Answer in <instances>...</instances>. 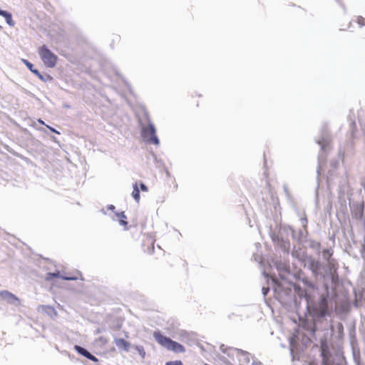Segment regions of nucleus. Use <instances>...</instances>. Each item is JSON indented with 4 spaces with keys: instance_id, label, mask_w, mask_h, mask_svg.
Here are the masks:
<instances>
[{
    "instance_id": "obj_1",
    "label": "nucleus",
    "mask_w": 365,
    "mask_h": 365,
    "mask_svg": "<svg viewBox=\"0 0 365 365\" xmlns=\"http://www.w3.org/2000/svg\"><path fill=\"white\" fill-rule=\"evenodd\" d=\"M282 282L275 284L273 291L276 295L275 298L281 303L293 302L297 311L300 303L297 297L304 299L306 303V313L308 314L313 321L322 322L327 317H331V309L330 308L331 297L328 290H326L317 299L306 292L299 284L291 281L287 277L279 274Z\"/></svg>"
},
{
    "instance_id": "obj_2",
    "label": "nucleus",
    "mask_w": 365,
    "mask_h": 365,
    "mask_svg": "<svg viewBox=\"0 0 365 365\" xmlns=\"http://www.w3.org/2000/svg\"><path fill=\"white\" fill-rule=\"evenodd\" d=\"M291 256L299 262L304 268L310 270L314 277H322L320 272H323L327 276L330 274L329 268L324 265L320 259L308 255L307 251L302 252L300 248L296 250L294 247L291 252Z\"/></svg>"
},
{
    "instance_id": "obj_3",
    "label": "nucleus",
    "mask_w": 365,
    "mask_h": 365,
    "mask_svg": "<svg viewBox=\"0 0 365 365\" xmlns=\"http://www.w3.org/2000/svg\"><path fill=\"white\" fill-rule=\"evenodd\" d=\"M292 225L280 223L276 225V230H273L272 226L269 228V235L275 249L280 250L284 254L290 252L291 242L289 240L284 238V236L292 235L294 231Z\"/></svg>"
},
{
    "instance_id": "obj_4",
    "label": "nucleus",
    "mask_w": 365,
    "mask_h": 365,
    "mask_svg": "<svg viewBox=\"0 0 365 365\" xmlns=\"http://www.w3.org/2000/svg\"><path fill=\"white\" fill-rule=\"evenodd\" d=\"M349 200V206L352 218L363 224V242L361 243V254L364 257L365 256V202L361 192H355L354 195L346 198Z\"/></svg>"
},
{
    "instance_id": "obj_5",
    "label": "nucleus",
    "mask_w": 365,
    "mask_h": 365,
    "mask_svg": "<svg viewBox=\"0 0 365 365\" xmlns=\"http://www.w3.org/2000/svg\"><path fill=\"white\" fill-rule=\"evenodd\" d=\"M317 144L319 145L320 151L318 155L317 175H320L322 167L326 165L327 153L331 141V136L328 128V123L324 122L319 130V137L314 138Z\"/></svg>"
},
{
    "instance_id": "obj_6",
    "label": "nucleus",
    "mask_w": 365,
    "mask_h": 365,
    "mask_svg": "<svg viewBox=\"0 0 365 365\" xmlns=\"http://www.w3.org/2000/svg\"><path fill=\"white\" fill-rule=\"evenodd\" d=\"M334 251L331 247H326L322 249V252L321 255H322V259L325 262H322L324 265L327 267L329 270V276H327L323 272H320L321 274L322 275V277H314L317 280L322 281L324 283V285L327 287L326 290L329 291V284L330 282H332L334 279V272L336 271V263L332 258Z\"/></svg>"
},
{
    "instance_id": "obj_7",
    "label": "nucleus",
    "mask_w": 365,
    "mask_h": 365,
    "mask_svg": "<svg viewBox=\"0 0 365 365\" xmlns=\"http://www.w3.org/2000/svg\"><path fill=\"white\" fill-rule=\"evenodd\" d=\"M153 336L158 344L168 351L176 354H182L186 351L185 347L182 344L173 340L169 336L165 335L160 330L155 331Z\"/></svg>"
},
{
    "instance_id": "obj_8",
    "label": "nucleus",
    "mask_w": 365,
    "mask_h": 365,
    "mask_svg": "<svg viewBox=\"0 0 365 365\" xmlns=\"http://www.w3.org/2000/svg\"><path fill=\"white\" fill-rule=\"evenodd\" d=\"M144 115L148 122V128L143 127L140 130V135L147 144L155 145H160V139L157 135V130L154 123L151 121L148 112L145 110Z\"/></svg>"
},
{
    "instance_id": "obj_9",
    "label": "nucleus",
    "mask_w": 365,
    "mask_h": 365,
    "mask_svg": "<svg viewBox=\"0 0 365 365\" xmlns=\"http://www.w3.org/2000/svg\"><path fill=\"white\" fill-rule=\"evenodd\" d=\"M354 194L348 182L347 178L342 177L339 181L338 187L339 210L341 212L345 213L347 212L346 198Z\"/></svg>"
},
{
    "instance_id": "obj_10",
    "label": "nucleus",
    "mask_w": 365,
    "mask_h": 365,
    "mask_svg": "<svg viewBox=\"0 0 365 365\" xmlns=\"http://www.w3.org/2000/svg\"><path fill=\"white\" fill-rule=\"evenodd\" d=\"M349 120H350L349 123V131L350 135L349 139L344 142L343 145H340L339 149V155L341 157H349L351 156L354 153V138L355 133L357 130V127L356 122L351 118V115L349 116Z\"/></svg>"
},
{
    "instance_id": "obj_11",
    "label": "nucleus",
    "mask_w": 365,
    "mask_h": 365,
    "mask_svg": "<svg viewBox=\"0 0 365 365\" xmlns=\"http://www.w3.org/2000/svg\"><path fill=\"white\" fill-rule=\"evenodd\" d=\"M38 54L44 66L48 68H54L58 58L46 44H43L38 48Z\"/></svg>"
},
{
    "instance_id": "obj_12",
    "label": "nucleus",
    "mask_w": 365,
    "mask_h": 365,
    "mask_svg": "<svg viewBox=\"0 0 365 365\" xmlns=\"http://www.w3.org/2000/svg\"><path fill=\"white\" fill-rule=\"evenodd\" d=\"M297 279L300 281L306 287V289L304 290L310 293L313 296V297H314L315 299H317L315 297V293H317L319 295V297L320 296V294L319 293L318 286L309 277L304 274V273H301L299 274ZM322 294V293H321V294Z\"/></svg>"
},
{
    "instance_id": "obj_13",
    "label": "nucleus",
    "mask_w": 365,
    "mask_h": 365,
    "mask_svg": "<svg viewBox=\"0 0 365 365\" xmlns=\"http://www.w3.org/2000/svg\"><path fill=\"white\" fill-rule=\"evenodd\" d=\"M303 248L311 250L313 253L319 257L322 252V243L320 241L313 239L311 236L306 240L304 245H301Z\"/></svg>"
},
{
    "instance_id": "obj_14",
    "label": "nucleus",
    "mask_w": 365,
    "mask_h": 365,
    "mask_svg": "<svg viewBox=\"0 0 365 365\" xmlns=\"http://www.w3.org/2000/svg\"><path fill=\"white\" fill-rule=\"evenodd\" d=\"M0 297L6 301L9 304L14 305L15 307H19L21 305V299L14 294L9 290H1Z\"/></svg>"
},
{
    "instance_id": "obj_15",
    "label": "nucleus",
    "mask_w": 365,
    "mask_h": 365,
    "mask_svg": "<svg viewBox=\"0 0 365 365\" xmlns=\"http://www.w3.org/2000/svg\"><path fill=\"white\" fill-rule=\"evenodd\" d=\"M309 237L310 234L308 230L302 227L299 228L298 230L294 229V231L292 235V239L300 246L304 245L306 240H307Z\"/></svg>"
},
{
    "instance_id": "obj_16",
    "label": "nucleus",
    "mask_w": 365,
    "mask_h": 365,
    "mask_svg": "<svg viewBox=\"0 0 365 365\" xmlns=\"http://www.w3.org/2000/svg\"><path fill=\"white\" fill-rule=\"evenodd\" d=\"M55 272L57 274V279H61L66 281H76L78 279L81 281L84 280V278L82 276V273L80 271H76V274H68L63 270L58 269H56Z\"/></svg>"
},
{
    "instance_id": "obj_17",
    "label": "nucleus",
    "mask_w": 365,
    "mask_h": 365,
    "mask_svg": "<svg viewBox=\"0 0 365 365\" xmlns=\"http://www.w3.org/2000/svg\"><path fill=\"white\" fill-rule=\"evenodd\" d=\"M108 216L113 221L115 220V217H116L117 220L118 221L119 225L124 227V230H129L130 227L128 226V218H127V216L125 215L124 211H117V212H115V214L113 215L111 213H109Z\"/></svg>"
},
{
    "instance_id": "obj_18",
    "label": "nucleus",
    "mask_w": 365,
    "mask_h": 365,
    "mask_svg": "<svg viewBox=\"0 0 365 365\" xmlns=\"http://www.w3.org/2000/svg\"><path fill=\"white\" fill-rule=\"evenodd\" d=\"M113 343L120 352H128L132 346V344L130 341L121 337H114Z\"/></svg>"
},
{
    "instance_id": "obj_19",
    "label": "nucleus",
    "mask_w": 365,
    "mask_h": 365,
    "mask_svg": "<svg viewBox=\"0 0 365 365\" xmlns=\"http://www.w3.org/2000/svg\"><path fill=\"white\" fill-rule=\"evenodd\" d=\"M37 311L50 317L51 319L58 316V312L54 307L48 304H41L37 307Z\"/></svg>"
},
{
    "instance_id": "obj_20",
    "label": "nucleus",
    "mask_w": 365,
    "mask_h": 365,
    "mask_svg": "<svg viewBox=\"0 0 365 365\" xmlns=\"http://www.w3.org/2000/svg\"><path fill=\"white\" fill-rule=\"evenodd\" d=\"M235 351L237 353V358L240 365H248L250 361V354L241 349H235Z\"/></svg>"
},
{
    "instance_id": "obj_21",
    "label": "nucleus",
    "mask_w": 365,
    "mask_h": 365,
    "mask_svg": "<svg viewBox=\"0 0 365 365\" xmlns=\"http://www.w3.org/2000/svg\"><path fill=\"white\" fill-rule=\"evenodd\" d=\"M6 150L11 154L13 156L16 157L18 158H20L25 163H26L29 165H31L32 167H36V165L31 161L29 158L21 155V153L15 151L13 148H10L9 146L6 147Z\"/></svg>"
},
{
    "instance_id": "obj_22",
    "label": "nucleus",
    "mask_w": 365,
    "mask_h": 365,
    "mask_svg": "<svg viewBox=\"0 0 365 365\" xmlns=\"http://www.w3.org/2000/svg\"><path fill=\"white\" fill-rule=\"evenodd\" d=\"M178 336H179V339L181 340V341H185V340H192L194 339V337L196 336V333L195 332H193V331H187L186 330H184V329H179L178 331Z\"/></svg>"
},
{
    "instance_id": "obj_23",
    "label": "nucleus",
    "mask_w": 365,
    "mask_h": 365,
    "mask_svg": "<svg viewBox=\"0 0 365 365\" xmlns=\"http://www.w3.org/2000/svg\"><path fill=\"white\" fill-rule=\"evenodd\" d=\"M21 62L34 75L37 76L38 74H39V70L35 68L34 65L30 61L26 58H21Z\"/></svg>"
},
{
    "instance_id": "obj_24",
    "label": "nucleus",
    "mask_w": 365,
    "mask_h": 365,
    "mask_svg": "<svg viewBox=\"0 0 365 365\" xmlns=\"http://www.w3.org/2000/svg\"><path fill=\"white\" fill-rule=\"evenodd\" d=\"M1 16L4 18L5 21L9 26L14 27L15 26L16 22L14 21L13 15L10 11L5 10Z\"/></svg>"
},
{
    "instance_id": "obj_25",
    "label": "nucleus",
    "mask_w": 365,
    "mask_h": 365,
    "mask_svg": "<svg viewBox=\"0 0 365 365\" xmlns=\"http://www.w3.org/2000/svg\"><path fill=\"white\" fill-rule=\"evenodd\" d=\"M73 349L78 354L83 356L85 358H88V356L91 354V352L87 349H86L85 347H83L81 345H78V344L74 345Z\"/></svg>"
},
{
    "instance_id": "obj_26",
    "label": "nucleus",
    "mask_w": 365,
    "mask_h": 365,
    "mask_svg": "<svg viewBox=\"0 0 365 365\" xmlns=\"http://www.w3.org/2000/svg\"><path fill=\"white\" fill-rule=\"evenodd\" d=\"M131 196L137 203L140 202V191L137 183H133V191L131 192Z\"/></svg>"
},
{
    "instance_id": "obj_27",
    "label": "nucleus",
    "mask_w": 365,
    "mask_h": 365,
    "mask_svg": "<svg viewBox=\"0 0 365 365\" xmlns=\"http://www.w3.org/2000/svg\"><path fill=\"white\" fill-rule=\"evenodd\" d=\"M132 349H135L140 356L142 359H144L146 356V352L143 345L134 344L131 346Z\"/></svg>"
},
{
    "instance_id": "obj_28",
    "label": "nucleus",
    "mask_w": 365,
    "mask_h": 365,
    "mask_svg": "<svg viewBox=\"0 0 365 365\" xmlns=\"http://www.w3.org/2000/svg\"><path fill=\"white\" fill-rule=\"evenodd\" d=\"M39 80L44 83L52 82L54 78L52 76L48 73L42 74L41 72L36 76Z\"/></svg>"
},
{
    "instance_id": "obj_29",
    "label": "nucleus",
    "mask_w": 365,
    "mask_h": 365,
    "mask_svg": "<svg viewBox=\"0 0 365 365\" xmlns=\"http://www.w3.org/2000/svg\"><path fill=\"white\" fill-rule=\"evenodd\" d=\"M234 347L226 346L225 344H221L220 346V350L223 353L227 355V356L231 357L232 355L229 352V350L235 351Z\"/></svg>"
},
{
    "instance_id": "obj_30",
    "label": "nucleus",
    "mask_w": 365,
    "mask_h": 365,
    "mask_svg": "<svg viewBox=\"0 0 365 365\" xmlns=\"http://www.w3.org/2000/svg\"><path fill=\"white\" fill-rule=\"evenodd\" d=\"M57 277L56 272H48L46 274L45 280L49 282L54 281Z\"/></svg>"
},
{
    "instance_id": "obj_31",
    "label": "nucleus",
    "mask_w": 365,
    "mask_h": 365,
    "mask_svg": "<svg viewBox=\"0 0 365 365\" xmlns=\"http://www.w3.org/2000/svg\"><path fill=\"white\" fill-rule=\"evenodd\" d=\"M299 220L302 223V227L308 230V218L304 210L303 211V216L299 218Z\"/></svg>"
},
{
    "instance_id": "obj_32",
    "label": "nucleus",
    "mask_w": 365,
    "mask_h": 365,
    "mask_svg": "<svg viewBox=\"0 0 365 365\" xmlns=\"http://www.w3.org/2000/svg\"><path fill=\"white\" fill-rule=\"evenodd\" d=\"M29 125L34 128L36 130L48 135L47 130L43 127L38 126L36 121H32Z\"/></svg>"
},
{
    "instance_id": "obj_33",
    "label": "nucleus",
    "mask_w": 365,
    "mask_h": 365,
    "mask_svg": "<svg viewBox=\"0 0 365 365\" xmlns=\"http://www.w3.org/2000/svg\"><path fill=\"white\" fill-rule=\"evenodd\" d=\"M135 183L138 184L140 191H142V192H148V187L143 181L138 180V181H135Z\"/></svg>"
},
{
    "instance_id": "obj_34",
    "label": "nucleus",
    "mask_w": 365,
    "mask_h": 365,
    "mask_svg": "<svg viewBox=\"0 0 365 365\" xmlns=\"http://www.w3.org/2000/svg\"><path fill=\"white\" fill-rule=\"evenodd\" d=\"M123 83L125 86V87L127 88L129 93L131 96H134V92L133 91L132 86H131L130 83L128 81V80L126 78H123Z\"/></svg>"
},
{
    "instance_id": "obj_35",
    "label": "nucleus",
    "mask_w": 365,
    "mask_h": 365,
    "mask_svg": "<svg viewBox=\"0 0 365 365\" xmlns=\"http://www.w3.org/2000/svg\"><path fill=\"white\" fill-rule=\"evenodd\" d=\"M339 161H338L337 160H331V162H330V166H331V170H330L329 171V173H331V172H333V171L336 170V168H338V166H339Z\"/></svg>"
},
{
    "instance_id": "obj_36",
    "label": "nucleus",
    "mask_w": 365,
    "mask_h": 365,
    "mask_svg": "<svg viewBox=\"0 0 365 365\" xmlns=\"http://www.w3.org/2000/svg\"><path fill=\"white\" fill-rule=\"evenodd\" d=\"M165 365H184L183 362L180 360H174V361H168L165 362Z\"/></svg>"
},
{
    "instance_id": "obj_37",
    "label": "nucleus",
    "mask_w": 365,
    "mask_h": 365,
    "mask_svg": "<svg viewBox=\"0 0 365 365\" xmlns=\"http://www.w3.org/2000/svg\"><path fill=\"white\" fill-rule=\"evenodd\" d=\"M356 22L359 27H363L365 25V18L361 16H358L356 18Z\"/></svg>"
},
{
    "instance_id": "obj_38",
    "label": "nucleus",
    "mask_w": 365,
    "mask_h": 365,
    "mask_svg": "<svg viewBox=\"0 0 365 365\" xmlns=\"http://www.w3.org/2000/svg\"><path fill=\"white\" fill-rule=\"evenodd\" d=\"M46 126V129L47 128L48 130H50V132L53 133H56V134H58V135H60L61 134V132L58 130H56L55 128L49 125H45Z\"/></svg>"
},
{
    "instance_id": "obj_39",
    "label": "nucleus",
    "mask_w": 365,
    "mask_h": 365,
    "mask_svg": "<svg viewBox=\"0 0 365 365\" xmlns=\"http://www.w3.org/2000/svg\"><path fill=\"white\" fill-rule=\"evenodd\" d=\"M87 359L96 363V365H101L98 364L99 359L91 353L90 354Z\"/></svg>"
},
{
    "instance_id": "obj_40",
    "label": "nucleus",
    "mask_w": 365,
    "mask_h": 365,
    "mask_svg": "<svg viewBox=\"0 0 365 365\" xmlns=\"http://www.w3.org/2000/svg\"><path fill=\"white\" fill-rule=\"evenodd\" d=\"M292 207L298 217L300 218L303 216V212H302L296 205H293Z\"/></svg>"
},
{
    "instance_id": "obj_41",
    "label": "nucleus",
    "mask_w": 365,
    "mask_h": 365,
    "mask_svg": "<svg viewBox=\"0 0 365 365\" xmlns=\"http://www.w3.org/2000/svg\"><path fill=\"white\" fill-rule=\"evenodd\" d=\"M96 341H98L101 342V344L102 345H105V344H106L108 342V339L106 337L103 336H99V337L96 339Z\"/></svg>"
},
{
    "instance_id": "obj_42",
    "label": "nucleus",
    "mask_w": 365,
    "mask_h": 365,
    "mask_svg": "<svg viewBox=\"0 0 365 365\" xmlns=\"http://www.w3.org/2000/svg\"><path fill=\"white\" fill-rule=\"evenodd\" d=\"M106 209L107 211H110L112 213H113V215L115 214V212H117V210H115V205L112 204L107 205Z\"/></svg>"
},
{
    "instance_id": "obj_43",
    "label": "nucleus",
    "mask_w": 365,
    "mask_h": 365,
    "mask_svg": "<svg viewBox=\"0 0 365 365\" xmlns=\"http://www.w3.org/2000/svg\"><path fill=\"white\" fill-rule=\"evenodd\" d=\"M113 70L115 76H118L123 82V78H125V76L118 71V68H115Z\"/></svg>"
},
{
    "instance_id": "obj_44",
    "label": "nucleus",
    "mask_w": 365,
    "mask_h": 365,
    "mask_svg": "<svg viewBox=\"0 0 365 365\" xmlns=\"http://www.w3.org/2000/svg\"><path fill=\"white\" fill-rule=\"evenodd\" d=\"M270 291V288L269 287H262V294L265 297Z\"/></svg>"
},
{
    "instance_id": "obj_45",
    "label": "nucleus",
    "mask_w": 365,
    "mask_h": 365,
    "mask_svg": "<svg viewBox=\"0 0 365 365\" xmlns=\"http://www.w3.org/2000/svg\"><path fill=\"white\" fill-rule=\"evenodd\" d=\"M283 190H284V192L286 195V197L288 198V199H290L291 198V195L289 193V189H288V187L286 185H283Z\"/></svg>"
},
{
    "instance_id": "obj_46",
    "label": "nucleus",
    "mask_w": 365,
    "mask_h": 365,
    "mask_svg": "<svg viewBox=\"0 0 365 365\" xmlns=\"http://www.w3.org/2000/svg\"><path fill=\"white\" fill-rule=\"evenodd\" d=\"M336 327H337L338 331H339V333H340V332H341V333H342V332L344 331V327H343L342 323L339 322V323H338V324H337V326H336Z\"/></svg>"
},
{
    "instance_id": "obj_47",
    "label": "nucleus",
    "mask_w": 365,
    "mask_h": 365,
    "mask_svg": "<svg viewBox=\"0 0 365 365\" xmlns=\"http://www.w3.org/2000/svg\"><path fill=\"white\" fill-rule=\"evenodd\" d=\"M152 155H153L155 163H161V162H162L161 160H158L157 155L154 153H152Z\"/></svg>"
},
{
    "instance_id": "obj_48",
    "label": "nucleus",
    "mask_w": 365,
    "mask_h": 365,
    "mask_svg": "<svg viewBox=\"0 0 365 365\" xmlns=\"http://www.w3.org/2000/svg\"><path fill=\"white\" fill-rule=\"evenodd\" d=\"M22 132L26 135L31 136V133H30V131L27 128H23L22 129Z\"/></svg>"
},
{
    "instance_id": "obj_49",
    "label": "nucleus",
    "mask_w": 365,
    "mask_h": 365,
    "mask_svg": "<svg viewBox=\"0 0 365 365\" xmlns=\"http://www.w3.org/2000/svg\"><path fill=\"white\" fill-rule=\"evenodd\" d=\"M50 139H51L53 142H54V143H58V144L59 145V141L57 140V138H56L54 135H51V136H50Z\"/></svg>"
},
{
    "instance_id": "obj_50",
    "label": "nucleus",
    "mask_w": 365,
    "mask_h": 365,
    "mask_svg": "<svg viewBox=\"0 0 365 365\" xmlns=\"http://www.w3.org/2000/svg\"><path fill=\"white\" fill-rule=\"evenodd\" d=\"M222 361L226 364V365H233L229 360L226 359L225 357H223V359Z\"/></svg>"
},
{
    "instance_id": "obj_51",
    "label": "nucleus",
    "mask_w": 365,
    "mask_h": 365,
    "mask_svg": "<svg viewBox=\"0 0 365 365\" xmlns=\"http://www.w3.org/2000/svg\"><path fill=\"white\" fill-rule=\"evenodd\" d=\"M100 211H101V212L103 215H108V214L107 213V210H106V207H105V208H104V207H103V208H102Z\"/></svg>"
},
{
    "instance_id": "obj_52",
    "label": "nucleus",
    "mask_w": 365,
    "mask_h": 365,
    "mask_svg": "<svg viewBox=\"0 0 365 365\" xmlns=\"http://www.w3.org/2000/svg\"><path fill=\"white\" fill-rule=\"evenodd\" d=\"M37 121H38L41 125H46V124L45 123V122H44L41 118H38V119L37 120Z\"/></svg>"
},
{
    "instance_id": "obj_53",
    "label": "nucleus",
    "mask_w": 365,
    "mask_h": 365,
    "mask_svg": "<svg viewBox=\"0 0 365 365\" xmlns=\"http://www.w3.org/2000/svg\"><path fill=\"white\" fill-rule=\"evenodd\" d=\"M251 365H262V362L261 361H252V364Z\"/></svg>"
},
{
    "instance_id": "obj_54",
    "label": "nucleus",
    "mask_w": 365,
    "mask_h": 365,
    "mask_svg": "<svg viewBox=\"0 0 365 365\" xmlns=\"http://www.w3.org/2000/svg\"><path fill=\"white\" fill-rule=\"evenodd\" d=\"M100 333H101V328H97L96 330L94 331L95 334H100Z\"/></svg>"
},
{
    "instance_id": "obj_55",
    "label": "nucleus",
    "mask_w": 365,
    "mask_h": 365,
    "mask_svg": "<svg viewBox=\"0 0 365 365\" xmlns=\"http://www.w3.org/2000/svg\"><path fill=\"white\" fill-rule=\"evenodd\" d=\"M346 361H340V362L337 363V364H336V365H346Z\"/></svg>"
},
{
    "instance_id": "obj_56",
    "label": "nucleus",
    "mask_w": 365,
    "mask_h": 365,
    "mask_svg": "<svg viewBox=\"0 0 365 365\" xmlns=\"http://www.w3.org/2000/svg\"><path fill=\"white\" fill-rule=\"evenodd\" d=\"M233 315H235V314H234V313H232V314H228V315H227V319H231L232 316H233Z\"/></svg>"
},
{
    "instance_id": "obj_57",
    "label": "nucleus",
    "mask_w": 365,
    "mask_h": 365,
    "mask_svg": "<svg viewBox=\"0 0 365 365\" xmlns=\"http://www.w3.org/2000/svg\"><path fill=\"white\" fill-rule=\"evenodd\" d=\"M334 239H335V235L333 234V235L329 237V240H333V241H334Z\"/></svg>"
},
{
    "instance_id": "obj_58",
    "label": "nucleus",
    "mask_w": 365,
    "mask_h": 365,
    "mask_svg": "<svg viewBox=\"0 0 365 365\" xmlns=\"http://www.w3.org/2000/svg\"><path fill=\"white\" fill-rule=\"evenodd\" d=\"M198 346L201 349V350L205 351L204 346L202 344H199Z\"/></svg>"
},
{
    "instance_id": "obj_59",
    "label": "nucleus",
    "mask_w": 365,
    "mask_h": 365,
    "mask_svg": "<svg viewBox=\"0 0 365 365\" xmlns=\"http://www.w3.org/2000/svg\"><path fill=\"white\" fill-rule=\"evenodd\" d=\"M5 10L2 9L1 7H0V16L2 15V13L4 12Z\"/></svg>"
},
{
    "instance_id": "obj_60",
    "label": "nucleus",
    "mask_w": 365,
    "mask_h": 365,
    "mask_svg": "<svg viewBox=\"0 0 365 365\" xmlns=\"http://www.w3.org/2000/svg\"><path fill=\"white\" fill-rule=\"evenodd\" d=\"M262 274H263L264 276H267V272H266L265 271H263V272H262Z\"/></svg>"
},
{
    "instance_id": "obj_61",
    "label": "nucleus",
    "mask_w": 365,
    "mask_h": 365,
    "mask_svg": "<svg viewBox=\"0 0 365 365\" xmlns=\"http://www.w3.org/2000/svg\"><path fill=\"white\" fill-rule=\"evenodd\" d=\"M64 107H65V108H71V106H70L69 105H67V104H65V105H64Z\"/></svg>"
},
{
    "instance_id": "obj_62",
    "label": "nucleus",
    "mask_w": 365,
    "mask_h": 365,
    "mask_svg": "<svg viewBox=\"0 0 365 365\" xmlns=\"http://www.w3.org/2000/svg\"><path fill=\"white\" fill-rule=\"evenodd\" d=\"M277 269L278 270H281V267H280V266H277Z\"/></svg>"
},
{
    "instance_id": "obj_63",
    "label": "nucleus",
    "mask_w": 365,
    "mask_h": 365,
    "mask_svg": "<svg viewBox=\"0 0 365 365\" xmlns=\"http://www.w3.org/2000/svg\"><path fill=\"white\" fill-rule=\"evenodd\" d=\"M335 1H336V2H337V3L341 4L340 0H335Z\"/></svg>"
},
{
    "instance_id": "obj_64",
    "label": "nucleus",
    "mask_w": 365,
    "mask_h": 365,
    "mask_svg": "<svg viewBox=\"0 0 365 365\" xmlns=\"http://www.w3.org/2000/svg\"><path fill=\"white\" fill-rule=\"evenodd\" d=\"M323 365H327V364L324 362V361L323 360Z\"/></svg>"
}]
</instances>
